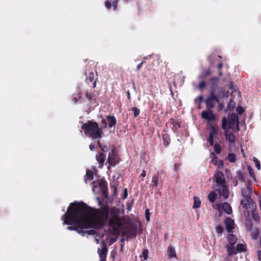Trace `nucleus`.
<instances>
[{
    "label": "nucleus",
    "instance_id": "nucleus-41",
    "mask_svg": "<svg viewBox=\"0 0 261 261\" xmlns=\"http://www.w3.org/2000/svg\"><path fill=\"white\" fill-rule=\"evenodd\" d=\"M132 110L134 112V117H137V116H138L139 115L140 112L139 109H138V108H137L136 107H134L132 108Z\"/></svg>",
    "mask_w": 261,
    "mask_h": 261
},
{
    "label": "nucleus",
    "instance_id": "nucleus-14",
    "mask_svg": "<svg viewBox=\"0 0 261 261\" xmlns=\"http://www.w3.org/2000/svg\"><path fill=\"white\" fill-rule=\"evenodd\" d=\"M216 190L219 191V194L222 196L224 198H227L228 196V190L227 187L225 185L220 186Z\"/></svg>",
    "mask_w": 261,
    "mask_h": 261
},
{
    "label": "nucleus",
    "instance_id": "nucleus-34",
    "mask_svg": "<svg viewBox=\"0 0 261 261\" xmlns=\"http://www.w3.org/2000/svg\"><path fill=\"white\" fill-rule=\"evenodd\" d=\"M213 146H214V149L215 152L217 154H220L222 150L221 145L219 143H216L215 144L214 143Z\"/></svg>",
    "mask_w": 261,
    "mask_h": 261
},
{
    "label": "nucleus",
    "instance_id": "nucleus-4",
    "mask_svg": "<svg viewBox=\"0 0 261 261\" xmlns=\"http://www.w3.org/2000/svg\"><path fill=\"white\" fill-rule=\"evenodd\" d=\"M119 212L117 210H112L111 213V217L109 219L108 224L112 227L115 231H118L122 225V221L119 216Z\"/></svg>",
    "mask_w": 261,
    "mask_h": 261
},
{
    "label": "nucleus",
    "instance_id": "nucleus-30",
    "mask_svg": "<svg viewBox=\"0 0 261 261\" xmlns=\"http://www.w3.org/2000/svg\"><path fill=\"white\" fill-rule=\"evenodd\" d=\"M246 250V246L243 244L239 243L237 245L236 247V250L237 253L238 252H242L245 251Z\"/></svg>",
    "mask_w": 261,
    "mask_h": 261
},
{
    "label": "nucleus",
    "instance_id": "nucleus-2",
    "mask_svg": "<svg viewBox=\"0 0 261 261\" xmlns=\"http://www.w3.org/2000/svg\"><path fill=\"white\" fill-rule=\"evenodd\" d=\"M215 90H211L210 95L205 100L206 108L207 111H203L201 112V117L206 120L208 123L211 121L216 120V116L213 113L212 109H213L216 103H219L220 100L218 97L215 94Z\"/></svg>",
    "mask_w": 261,
    "mask_h": 261
},
{
    "label": "nucleus",
    "instance_id": "nucleus-16",
    "mask_svg": "<svg viewBox=\"0 0 261 261\" xmlns=\"http://www.w3.org/2000/svg\"><path fill=\"white\" fill-rule=\"evenodd\" d=\"M167 254L169 258H177L175 250L171 245L168 246Z\"/></svg>",
    "mask_w": 261,
    "mask_h": 261
},
{
    "label": "nucleus",
    "instance_id": "nucleus-21",
    "mask_svg": "<svg viewBox=\"0 0 261 261\" xmlns=\"http://www.w3.org/2000/svg\"><path fill=\"white\" fill-rule=\"evenodd\" d=\"M137 225H132L128 228L127 232L129 236L136 237L137 235Z\"/></svg>",
    "mask_w": 261,
    "mask_h": 261
},
{
    "label": "nucleus",
    "instance_id": "nucleus-58",
    "mask_svg": "<svg viewBox=\"0 0 261 261\" xmlns=\"http://www.w3.org/2000/svg\"><path fill=\"white\" fill-rule=\"evenodd\" d=\"M95 145L94 144H91L90 145H89V149L91 150H93L95 149Z\"/></svg>",
    "mask_w": 261,
    "mask_h": 261
},
{
    "label": "nucleus",
    "instance_id": "nucleus-27",
    "mask_svg": "<svg viewBox=\"0 0 261 261\" xmlns=\"http://www.w3.org/2000/svg\"><path fill=\"white\" fill-rule=\"evenodd\" d=\"M245 225L248 231H251L252 228V223L250 219H247L245 220Z\"/></svg>",
    "mask_w": 261,
    "mask_h": 261
},
{
    "label": "nucleus",
    "instance_id": "nucleus-5",
    "mask_svg": "<svg viewBox=\"0 0 261 261\" xmlns=\"http://www.w3.org/2000/svg\"><path fill=\"white\" fill-rule=\"evenodd\" d=\"M239 118L237 114L233 113L229 115L228 117V128L234 129V132H239Z\"/></svg>",
    "mask_w": 261,
    "mask_h": 261
},
{
    "label": "nucleus",
    "instance_id": "nucleus-11",
    "mask_svg": "<svg viewBox=\"0 0 261 261\" xmlns=\"http://www.w3.org/2000/svg\"><path fill=\"white\" fill-rule=\"evenodd\" d=\"M253 204H254V202L251 196L243 198L241 200V204L246 210L250 208L251 206H253Z\"/></svg>",
    "mask_w": 261,
    "mask_h": 261
},
{
    "label": "nucleus",
    "instance_id": "nucleus-51",
    "mask_svg": "<svg viewBox=\"0 0 261 261\" xmlns=\"http://www.w3.org/2000/svg\"><path fill=\"white\" fill-rule=\"evenodd\" d=\"M148 250H144L142 252V255L144 260H146L148 258Z\"/></svg>",
    "mask_w": 261,
    "mask_h": 261
},
{
    "label": "nucleus",
    "instance_id": "nucleus-57",
    "mask_svg": "<svg viewBox=\"0 0 261 261\" xmlns=\"http://www.w3.org/2000/svg\"><path fill=\"white\" fill-rule=\"evenodd\" d=\"M145 62L144 61H142L140 64H139L137 66V70H139L141 68V67L142 66L143 64L145 63Z\"/></svg>",
    "mask_w": 261,
    "mask_h": 261
},
{
    "label": "nucleus",
    "instance_id": "nucleus-29",
    "mask_svg": "<svg viewBox=\"0 0 261 261\" xmlns=\"http://www.w3.org/2000/svg\"><path fill=\"white\" fill-rule=\"evenodd\" d=\"M218 81L219 78L217 77H213L210 79V82H211L212 85V88L211 90H215V87L218 86Z\"/></svg>",
    "mask_w": 261,
    "mask_h": 261
},
{
    "label": "nucleus",
    "instance_id": "nucleus-62",
    "mask_svg": "<svg viewBox=\"0 0 261 261\" xmlns=\"http://www.w3.org/2000/svg\"><path fill=\"white\" fill-rule=\"evenodd\" d=\"M222 67H223V64L222 62H220L218 64L217 68L219 69V70H221Z\"/></svg>",
    "mask_w": 261,
    "mask_h": 261
},
{
    "label": "nucleus",
    "instance_id": "nucleus-52",
    "mask_svg": "<svg viewBox=\"0 0 261 261\" xmlns=\"http://www.w3.org/2000/svg\"><path fill=\"white\" fill-rule=\"evenodd\" d=\"M82 98V96H81V95L80 93H79L78 95H77V97H74L72 98V100L75 102V103H77L79 100L80 99H81Z\"/></svg>",
    "mask_w": 261,
    "mask_h": 261
},
{
    "label": "nucleus",
    "instance_id": "nucleus-35",
    "mask_svg": "<svg viewBox=\"0 0 261 261\" xmlns=\"http://www.w3.org/2000/svg\"><path fill=\"white\" fill-rule=\"evenodd\" d=\"M227 159L231 163H234L236 161V156L235 154L233 153H229L228 154Z\"/></svg>",
    "mask_w": 261,
    "mask_h": 261
},
{
    "label": "nucleus",
    "instance_id": "nucleus-61",
    "mask_svg": "<svg viewBox=\"0 0 261 261\" xmlns=\"http://www.w3.org/2000/svg\"><path fill=\"white\" fill-rule=\"evenodd\" d=\"M127 196V189H125L124 190V192H123V198H125Z\"/></svg>",
    "mask_w": 261,
    "mask_h": 261
},
{
    "label": "nucleus",
    "instance_id": "nucleus-46",
    "mask_svg": "<svg viewBox=\"0 0 261 261\" xmlns=\"http://www.w3.org/2000/svg\"><path fill=\"white\" fill-rule=\"evenodd\" d=\"M94 80V74L93 72H91L89 73L88 76L87 78V80L89 81L90 82H92Z\"/></svg>",
    "mask_w": 261,
    "mask_h": 261
},
{
    "label": "nucleus",
    "instance_id": "nucleus-10",
    "mask_svg": "<svg viewBox=\"0 0 261 261\" xmlns=\"http://www.w3.org/2000/svg\"><path fill=\"white\" fill-rule=\"evenodd\" d=\"M101 249H98V253L100 258V261H106L108 252V247L107 244L102 241L101 243Z\"/></svg>",
    "mask_w": 261,
    "mask_h": 261
},
{
    "label": "nucleus",
    "instance_id": "nucleus-36",
    "mask_svg": "<svg viewBox=\"0 0 261 261\" xmlns=\"http://www.w3.org/2000/svg\"><path fill=\"white\" fill-rule=\"evenodd\" d=\"M211 74V71L210 69H208L206 70L203 71L201 74L200 77L202 79H205L207 76L210 75Z\"/></svg>",
    "mask_w": 261,
    "mask_h": 261
},
{
    "label": "nucleus",
    "instance_id": "nucleus-3",
    "mask_svg": "<svg viewBox=\"0 0 261 261\" xmlns=\"http://www.w3.org/2000/svg\"><path fill=\"white\" fill-rule=\"evenodd\" d=\"M81 128L84 130L86 136L93 139H101L103 133L102 127L93 120H88L83 123Z\"/></svg>",
    "mask_w": 261,
    "mask_h": 261
},
{
    "label": "nucleus",
    "instance_id": "nucleus-19",
    "mask_svg": "<svg viewBox=\"0 0 261 261\" xmlns=\"http://www.w3.org/2000/svg\"><path fill=\"white\" fill-rule=\"evenodd\" d=\"M225 136L226 140H227L230 143H234L235 142L236 138L234 135L232 133H225Z\"/></svg>",
    "mask_w": 261,
    "mask_h": 261
},
{
    "label": "nucleus",
    "instance_id": "nucleus-31",
    "mask_svg": "<svg viewBox=\"0 0 261 261\" xmlns=\"http://www.w3.org/2000/svg\"><path fill=\"white\" fill-rule=\"evenodd\" d=\"M194 204L193 205V207L195 208H197L200 207L201 205V201L199 197H194Z\"/></svg>",
    "mask_w": 261,
    "mask_h": 261
},
{
    "label": "nucleus",
    "instance_id": "nucleus-28",
    "mask_svg": "<svg viewBox=\"0 0 261 261\" xmlns=\"http://www.w3.org/2000/svg\"><path fill=\"white\" fill-rule=\"evenodd\" d=\"M252 217L256 223H259L260 216L255 210H254L252 211Z\"/></svg>",
    "mask_w": 261,
    "mask_h": 261
},
{
    "label": "nucleus",
    "instance_id": "nucleus-54",
    "mask_svg": "<svg viewBox=\"0 0 261 261\" xmlns=\"http://www.w3.org/2000/svg\"><path fill=\"white\" fill-rule=\"evenodd\" d=\"M119 0H114L112 3V6H113L114 10H116L117 7V4Z\"/></svg>",
    "mask_w": 261,
    "mask_h": 261
},
{
    "label": "nucleus",
    "instance_id": "nucleus-60",
    "mask_svg": "<svg viewBox=\"0 0 261 261\" xmlns=\"http://www.w3.org/2000/svg\"><path fill=\"white\" fill-rule=\"evenodd\" d=\"M180 166V164L179 163H175L174 164V170L175 171H177L179 167Z\"/></svg>",
    "mask_w": 261,
    "mask_h": 261
},
{
    "label": "nucleus",
    "instance_id": "nucleus-37",
    "mask_svg": "<svg viewBox=\"0 0 261 261\" xmlns=\"http://www.w3.org/2000/svg\"><path fill=\"white\" fill-rule=\"evenodd\" d=\"M246 190L247 191V192H248V194L251 195L252 192V189L251 188V183L250 181H247L246 182Z\"/></svg>",
    "mask_w": 261,
    "mask_h": 261
},
{
    "label": "nucleus",
    "instance_id": "nucleus-64",
    "mask_svg": "<svg viewBox=\"0 0 261 261\" xmlns=\"http://www.w3.org/2000/svg\"><path fill=\"white\" fill-rule=\"evenodd\" d=\"M142 177H145L146 176V171L143 170L142 173L141 174Z\"/></svg>",
    "mask_w": 261,
    "mask_h": 261
},
{
    "label": "nucleus",
    "instance_id": "nucleus-20",
    "mask_svg": "<svg viewBox=\"0 0 261 261\" xmlns=\"http://www.w3.org/2000/svg\"><path fill=\"white\" fill-rule=\"evenodd\" d=\"M108 121V125L109 127L114 126L116 124V119L114 116L108 115L107 116Z\"/></svg>",
    "mask_w": 261,
    "mask_h": 261
},
{
    "label": "nucleus",
    "instance_id": "nucleus-25",
    "mask_svg": "<svg viewBox=\"0 0 261 261\" xmlns=\"http://www.w3.org/2000/svg\"><path fill=\"white\" fill-rule=\"evenodd\" d=\"M226 248H227V251L228 252V254L229 256H231L232 255L236 254L237 251L236 249L233 247V246L229 245V244H227L226 245Z\"/></svg>",
    "mask_w": 261,
    "mask_h": 261
},
{
    "label": "nucleus",
    "instance_id": "nucleus-55",
    "mask_svg": "<svg viewBox=\"0 0 261 261\" xmlns=\"http://www.w3.org/2000/svg\"><path fill=\"white\" fill-rule=\"evenodd\" d=\"M145 217L147 221H150V213L148 209L145 211Z\"/></svg>",
    "mask_w": 261,
    "mask_h": 261
},
{
    "label": "nucleus",
    "instance_id": "nucleus-38",
    "mask_svg": "<svg viewBox=\"0 0 261 261\" xmlns=\"http://www.w3.org/2000/svg\"><path fill=\"white\" fill-rule=\"evenodd\" d=\"M259 230L258 229H256L254 231L251 232V238L254 240H257L258 234H259Z\"/></svg>",
    "mask_w": 261,
    "mask_h": 261
},
{
    "label": "nucleus",
    "instance_id": "nucleus-39",
    "mask_svg": "<svg viewBox=\"0 0 261 261\" xmlns=\"http://www.w3.org/2000/svg\"><path fill=\"white\" fill-rule=\"evenodd\" d=\"M247 170L249 172L250 177H251L254 180L255 179V176L254 175V171L250 166H248Z\"/></svg>",
    "mask_w": 261,
    "mask_h": 261
},
{
    "label": "nucleus",
    "instance_id": "nucleus-9",
    "mask_svg": "<svg viewBox=\"0 0 261 261\" xmlns=\"http://www.w3.org/2000/svg\"><path fill=\"white\" fill-rule=\"evenodd\" d=\"M108 162L109 166H115L118 162V158L117 157V153L115 151V147H113L111 152L109 153L108 157Z\"/></svg>",
    "mask_w": 261,
    "mask_h": 261
},
{
    "label": "nucleus",
    "instance_id": "nucleus-63",
    "mask_svg": "<svg viewBox=\"0 0 261 261\" xmlns=\"http://www.w3.org/2000/svg\"><path fill=\"white\" fill-rule=\"evenodd\" d=\"M126 94H127V97L128 99L130 100V94L129 90H127L126 91Z\"/></svg>",
    "mask_w": 261,
    "mask_h": 261
},
{
    "label": "nucleus",
    "instance_id": "nucleus-49",
    "mask_svg": "<svg viewBox=\"0 0 261 261\" xmlns=\"http://www.w3.org/2000/svg\"><path fill=\"white\" fill-rule=\"evenodd\" d=\"M100 149V151L99 152L100 153H105L106 154L108 148L106 145H102V146L99 148Z\"/></svg>",
    "mask_w": 261,
    "mask_h": 261
},
{
    "label": "nucleus",
    "instance_id": "nucleus-12",
    "mask_svg": "<svg viewBox=\"0 0 261 261\" xmlns=\"http://www.w3.org/2000/svg\"><path fill=\"white\" fill-rule=\"evenodd\" d=\"M224 222L226 230L229 232H232L234 228V222L233 220L230 218L227 217L224 219Z\"/></svg>",
    "mask_w": 261,
    "mask_h": 261
},
{
    "label": "nucleus",
    "instance_id": "nucleus-59",
    "mask_svg": "<svg viewBox=\"0 0 261 261\" xmlns=\"http://www.w3.org/2000/svg\"><path fill=\"white\" fill-rule=\"evenodd\" d=\"M258 259L261 261V250H258L257 252Z\"/></svg>",
    "mask_w": 261,
    "mask_h": 261
},
{
    "label": "nucleus",
    "instance_id": "nucleus-42",
    "mask_svg": "<svg viewBox=\"0 0 261 261\" xmlns=\"http://www.w3.org/2000/svg\"><path fill=\"white\" fill-rule=\"evenodd\" d=\"M222 128L224 130H226L228 128L227 126V120L225 117L222 118Z\"/></svg>",
    "mask_w": 261,
    "mask_h": 261
},
{
    "label": "nucleus",
    "instance_id": "nucleus-48",
    "mask_svg": "<svg viewBox=\"0 0 261 261\" xmlns=\"http://www.w3.org/2000/svg\"><path fill=\"white\" fill-rule=\"evenodd\" d=\"M236 111L238 114L241 115L244 112V109L242 106H239L237 107Z\"/></svg>",
    "mask_w": 261,
    "mask_h": 261
},
{
    "label": "nucleus",
    "instance_id": "nucleus-18",
    "mask_svg": "<svg viewBox=\"0 0 261 261\" xmlns=\"http://www.w3.org/2000/svg\"><path fill=\"white\" fill-rule=\"evenodd\" d=\"M227 238L229 244V245L233 246L237 241V237L233 234H228L227 236Z\"/></svg>",
    "mask_w": 261,
    "mask_h": 261
},
{
    "label": "nucleus",
    "instance_id": "nucleus-22",
    "mask_svg": "<svg viewBox=\"0 0 261 261\" xmlns=\"http://www.w3.org/2000/svg\"><path fill=\"white\" fill-rule=\"evenodd\" d=\"M85 96L89 101L92 102L93 101L95 103L96 101V97L95 95L92 92H88V91L85 92Z\"/></svg>",
    "mask_w": 261,
    "mask_h": 261
},
{
    "label": "nucleus",
    "instance_id": "nucleus-8",
    "mask_svg": "<svg viewBox=\"0 0 261 261\" xmlns=\"http://www.w3.org/2000/svg\"><path fill=\"white\" fill-rule=\"evenodd\" d=\"M214 178L216 182L215 186L218 188L225 184L224 175L222 172L218 171L214 174Z\"/></svg>",
    "mask_w": 261,
    "mask_h": 261
},
{
    "label": "nucleus",
    "instance_id": "nucleus-7",
    "mask_svg": "<svg viewBox=\"0 0 261 261\" xmlns=\"http://www.w3.org/2000/svg\"><path fill=\"white\" fill-rule=\"evenodd\" d=\"M208 129L210 130L208 133L207 142L211 146L214 145V136L218 134V127L213 124H210Z\"/></svg>",
    "mask_w": 261,
    "mask_h": 261
},
{
    "label": "nucleus",
    "instance_id": "nucleus-43",
    "mask_svg": "<svg viewBox=\"0 0 261 261\" xmlns=\"http://www.w3.org/2000/svg\"><path fill=\"white\" fill-rule=\"evenodd\" d=\"M253 161H254V162L255 164V166H256V168L257 169V170H260V164L259 161L255 157H253Z\"/></svg>",
    "mask_w": 261,
    "mask_h": 261
},
{
    "label": "nucleus",
    "instance_id": "nucleus-56",
    "mask_svg": "<svg viewBox=\"0 0 261 261\" xmlns=\"http://www.w3.org/2000/svg\"><path fill=\"white\" fill-rule=\"evenodd\" d=\"M195 100H198V102H199V105H200L201 103H202V101H203V96L202 95H200L199 96H198L196 99H195ZM198 108L200 109V106L198 107Z\"/></svg>",
    "mask_w": 261,
    "mask_h": 261
},
{
    "label": "nucleus",
    "instance_id": "nucleus-1",
    "mask_svg": "<svg viewBox=\"0 0 261 261\" xmlns=\"http://www.w3.org/2000/svg\"><path fill=\"white\" fill-rule=\"evenodd\" d=\"M109 216V207L107 204L100 208H94L83 201H74L69 204L67 212L62 216L63 224H74L67 226L66 229L81 234L82 229H100L106 224Z\"/></svg>",
    "mask_w": 261,
    "mask_h": 261
},
{
    "label": "nucleus",
    "instance_id": "nucleus-6",
    "mask_svg": "<svg viewBox=\"0 0 261 261\" xmlns=\"http://www.w3.org/2000/svg\"><path fill=\"white\" fill-rule=\"evenodd\" d=\"M163 172L162 171H158L154 174L152 178L151 186L152 189L157 188L159 183L160 182L162 183L165 177H162Z\"/></svg>",
    "mask_w": 261,
    "mask_h": 261
},
{
    "label": "nucleus",
    "instance_id": "nucleus-40",
    "mask_svg": "<svg viewBox=\"0 0 261 261\" xmlns=\"http://www.w3.org/2000/svg\"><path fill=\"white\" fill-rule=\"evenodd\" d=\"M235 107V102L232 100V99H230L229 101V103L228 105V108L229 110L231 111L234 109Z\"/></svg>",
    "mask_w": 261,
    "mask_h": 261
},
{
    "label": "nucleus",
    "instance_id": "nucleus-33",
    "mask_svg": "<svg viewBox=\"0 0 261 261\" xmlns=\"http://www.w3.org/2000/svg\"><path fill=\"white\" fill-rule=\"evenodd\" d=\"M96 233V231L94 229H90L89 230H84V229H82V232L81 233V234L83 236H85L86 234L88 235H95Z\"/></svg>",
    "mask_w": 261,
    "mask_h": 261
},
{
    "label": "nucleus",
    "instance_id": "nucleus-44",
    "mask_svg": "<svg viewBox=\"0 0 261 261\" xmlns=\"http://www.w3.org/2000/svg\"><path fill=\"white\" fill-rule=\"evenodd\" d=\"M216 231L218 234H222L223 232V227L221 225H218L215 227Z\"/></svg>",
    "mask_w": 261,
    "mask_h": 261
},
{
    "label": "nucleus",
    "instance_id": "nucleus-53",
    "mask_svg": "<svg viewBox=\"0 0 261 261\" xmlns=\"http://www.w3.org/2000/svg\"><path fill=\"white\" fill-rule=\"evenodd\" d=\"M105 7L108 9H110L112 7V2L109 1H106L105 3Z\"/></svg>",
    "mask_w": 261,
    "mask_h": 261
},
{
    "label": "nucleus",
    "instance_id": "nucleus-32",
    "mask_svg": "<svg viewBox=\"0 0 261 261\" xmlns=\"http://www.w3.org/2000/svg\"><path fill=\"white\" fill-rule=\"evenodd\" d=\"M216 197H217V195L214 192H210L208 195V199L212 203H213L215 202V201L216 200Z\"/></svg>",
    "mask_w": 261,
    "mask_h": 261
},
{
    "label": "nucleus",
    "instance_id": "nucleus-47",
    "mask_svg": "<svg viewBox=\"0 0 261 261\" xmlns=\"http://www.w3.org/2000/svg\"><path fill=\"white\" fill-rule=\"evenodd\" d=\"M228 88L229 89L231 90L232 92L236 91V87L233 86V82L232 81H230L228 83Z\"/></svg>",
    "mask_w": 261,
    "mask_h": 261
},
{
    "label": "nucleus",
    "instance_id": "nucleus-23",
    "mask_svg": "<svg viewBox=\"0 0 261 261\" xmlns=\"http://www.w3.org/2000/svg\"><path fill=\"white\" fill-rule=\"evenodd\" d=\"M163 145L167 147L170 143V137L166 132L162 135Z\"/></svg>",
    "mask_w": 261,
    "mask_h": 261
},
{
    "label": "nucleus",
    "instance_id": "nucleus-17",
    "mask_svg": "<svg viewBox=\"0 0 261 261\" xmlns=\"http://www.w3.org/2000/svg\"><path fill=\"white\" fill-rule=\"evenodd\" d=\"M170 123L173 125L172 130L174 132H177L178 129L180 127L179 122L173 118L170 119Z\"/></svg>",
    "mask_w": 261,
    "mask_h": 261
},
{
    "label": "nucleus",
    "instance_id": "nucleus-13",
    "mask_svg": "<svg viewBox=\"0 0 261 261\" xmlns=\"http://www.w3.org/2000/svg\"><path fill=\"white\" fill-rule=\"evenodd\" d=\"M96 159L99 163V168H102L105 161L106 159V154L105 153H100L98 152L96 155Z\"/></svg>",
    "mask_w": 261,
    "mask_h": 261
},
{
    "label": "nucleus",
    "instance_id": "nucleus-50",
    "mask_svg": "<svg viewBox=\"0 0 261 261\" xmlns=\"http://www.w3.org/2000/svg\"><path fill=\"white\" fill-rule=\"evenodd\" d=\"M205 86H206V84H205V82L202 81L199 83V84L198 85V88L200 90H202L205 88Z\"/></svg>",
    "mask_w": 261,
    "mask_h": 261
},
{
    "label": "nucleus",
    "instance_id": "nucleus-24",
    "mask_svg": "<svg viewBox=\"0 0 261 261\" xmlns=\"http://www.w3.org/2000/svg\"><path fill=\"white\" fill-rule=\"evenodd\" d=\"M223 209L227 214L232 213V208L230 204L227 202H224L222 205Z\"/></svg>",
    "mask_w": 261,
    "mask_h": 261
},
{
    "label": "nucleus",
    "instance_id": "nucleus-45",
    "mask_svg": "<svg viewBox=\"0 0 261 261\" xmlns=\"http://www.w3.org/2000/svg\"><path fill=\"white\" fill-rule=\"evenodd\" d=\"M241 195L243 198H245L246 197H250L251 195L248 194L247 191L245 189H242L241 190Z\"/></svg>",
    "mask_w": 261,
    "mask_h": 261
},
{
    "label": "nucleus",
    "instance_id": "nucleus-26",
    "mask_svg": "<svg viewBox=\"0 0 261 261\" xmlns=\"http://www.w3.org/2000/svg\"><path fill=\"white\" fill-rule=\"evenodd\" d=\"M93 179V173L91 170H87L86 174L85 176V181L86 182L88 180L91 181Z\"/></svg>",
    "mask_w": 261,
    "mask_h": 261
},
{
    "label": "nucleus",
    "instance_id": "nucleus-15",
    "mask_svg": "<svg viewBox=\"0 0 261 261\" xmlns=\"http://www.w3.org/2000/svg\"><path fill=\"white\" fill-rule=\"evenodd\" d=\"M210 158H211V163H212L214 165H215L218 164V167L219 168H221L222 167L223 165V161L222 160H220L219 161L218 163H217V157L214 152H211L210 153Z\"/></svg>",
    "mask_w": 261,
    "mask_h": 261
}]
</instances>
